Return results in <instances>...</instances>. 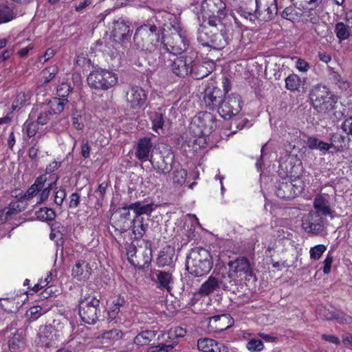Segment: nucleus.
<instances>
[{
  "label": "nucleus",
  "mask_w": 352,
  "mask_h": 352,
  "mask_svg": "<svg viewBox=\"0 0 352 352\" xmlns=\"http://www.w3.org/2000/svg\"><path fill=\"white\" fill-rule=\"evenodd\" d=\"M78 313L81 320L89 324H94L101 316L100 306H92V307H78Z\"/></svg>",
  "instance_id": "22"
},
{
  "label": "nucleus",
  "mask_w": 352,
  "mask_h": 352,
  "mask_svg": "<svg viewBox=\"0 0 352 352\" xmlns=\"http://www.w3.org/2000/svg\"><path fill=\"white\" fill-rule=\"evenodd\" d=\"M285 81V87L291 91H299V89L304 85L305 82L303 79L295 74L289 75Z\"/></svg>",
  "instance_id": "38"
},
{
  "label": "nucleus",
  "mask_w": 352,
  "mask_h": 352,
  "mask_svg": "<svg viewBox=\"0 0 352 352\" xmlns=\"http://www.w3.org/2000/svg\"><path fill=\"white\" fill-rule=\"evenodd\" d=\"M187 171L182 167H177L173 170L172 181L173 184L178 187L182 186L186 183Z\"/></svg>",
  "instance_id": "43"
},
{
  "label": "nucleus",
  "mask_w": 352,
  "mask_h": 352,
  "mask_svg": "<svg viewBox=\"0 0 352 352\" xmlns=\"http://www.w3.org/2000/svg\"><path fill=\"white\" fill-rule=\"evenodd\" d=\"M130 210L127 206L120 208L111 218V226L120 234L126 232L130 229L131 220Z\"/></svg>",
  "instance_id": "13"
},
{
  "label": "nucleus",
  "mask_w": 352,
  "mask_h": 352,
  "mask_svg": "<svg viewBox=\"0 0 352 352\" xmlns=\"http://www.w3.org/2000/svg\"><path fill=\"white\" fill-rule=\"evenodd\" d=\"M154 331H144L138 334L134 342L138 345H146L155 337Z\"/></svg>",
  "instance_id": "47"
},
{
  "label": "nucleus",
  "mask_w": 352,
  "mask_h": 352,
  "mask_svg": "<svg viewBox=\"0 0 352 352\" xmlns=\"http://www.w3.org/2000/svg\"><path fill=\"white\" fill-rule=\"evenodd\" d=\"M16 17L13 8L7 4H0V24L6 23Z\"/></svg>",
  "instance_id": "40"
},
{
  "label": "nucleus",
  "mask_w": 352,
  "mask_h": 352,
  "mask_svg": "<svg viewBox=\"0 0 352 352\" xmlns=\"http://www.w3.org/2000/svg\"><path fill=\"white\" fill-rule=\"evenodd\" d=\"M302 227L309 234L318 235L322 233L324 224L322 219L312 213H308L302 219Z\"/></svg>",
  "instance_id": "15"
},
{
  "label": "nucleus",
  "mask_w": 352,
  "mask_h": 352,
  "mask_svg": "<svg viewBox=\"0 0 352 352\" xmlns=\"http://www.w3.org/2000/svg\"><path fill=\"white\" fill-rule=\"evenodd\" d=\"M211 41L208 47H212L215 50H222L228 43V37L226 31L221 30L219 32H214L211 36Z\"/></svg>",
  "instance_id": "30"
},
{
  "label": "nucleus",
  "mask_w": 352,
  "mask_h": 352,
  "mask_svg": "<svg viewBox=\"0 0 352 352\" xmlns=\"http://www.w3.org/2000/svg\"><path fill=\"white\" fill-rule=\"evenodd\" d=\"M330 199L331 196L326 193H320L316 195L313 206L316 212L323 216L331 215L333 213V210Z\"/></svg>",
  "instance_id": "16"
},
{
  "label": "nucleus",
  "mask_w": 352,
  "mask_h": 352,
  "mask_svg": "<svg viewBox=\"0 0 352 352\" xmlns=\"http://www.w3.org/2000/svg\"><path fill=\"white\" fill-rule=\"evenodd\" d=\"M208 10L212 14H221L226 16V4L222 0H210L206 3Z\"/></svg>",
  "instance_id": "41"
},
{
  "label": "nucleus",
  "mask_w": 352,
  "mask_h": 352,
  "mask_svg": "<svg viewBox=\"0 0 352 352\" xmlns=\"http://www.w3.org/2000/svg\"><path fill=\"white\" fill-rule=\"evenodd\" d=\"M148 228V223L144 218L134 217L131 220L130 229L134 235L135 239H141L146 232Z\"/></svg>",
  "instance_id": "29"
},
{
  "label": "nucleus",
  "mask_w": 352,
  "mask_h": 352,
  "mask_svg": "<svg viewBox=\"0 0 352 352\" xmlns=\"http://www.w3.org/2000/svg\"><path fill=\"white\" fill-rule=\"evenodd\" d=\"M123 333L122 331L116 329H113L109 331L104 332L102 335L103 340H107L111 342H116L122 338Z\"/></svg>",
  "instance_id": "52"
},
{
  "label": "nucleus",
  "mask_w": 352,
  "mask_h": 352,
  "mask_svg": "<svg viewBox=\"0 0 352 352\" xmlns=\"http://www.w3.org/2000/svg\"><path fill=\"white\" fill-rule=\"evenodd\" d=\"M175 259V248L166 245L160 251L157 258V263L159 267L170 266Z\"/></svg>",
  "instance_id": "28"
},
{
  "label": "nucleus",
  "mask_w": 352,
  "mask_h": 352,
  "mask_svg": "<svg viewBox=\"0 0 352 352\" xmlns=\"http://www.w3.org/2000/svg\"><path fill=\"white\" fill-rule=\"evenodd\" d=\"M246 347L251 352H257L263 349V343L261 340L252 339L248 342Z\"/></svg>",
  "instance_id": "55"
},
{
  "label": "nucleus",
  "mask_w": 352,
  "mask_h": 352,
  "mask_svg": "<svg viewBox=\"0 0 352 352\" xmlns=\"http://www.w3.org/2000/svg\"><path fill=\"white\" fill-rule=\"evenodd\" d=\"M58 68L56 65H52L42 72L44 78V82L47 83L51 81L58 73Z\"/></svg>",
  "instance_id": "53"
},
{
  "label": "nucleus",
  "mask_w": 352,
  "mask_h": 352,
  "mask_svg": "<svg viewBox=\"0 0 352 352\" xmlns=\"http://www.w3.org/2000/svg\"><path fill=\"white\" fill-rule=\"evenodd\" d=\"M153 144L149 138H143L138 140L135 151V157L141 162H146L150 158Z\"/></svg>",
  "instance_id": "21"
},
{
  "label": "nucleus",
  "mask_w": 352,
  "mask_h": 352,
  "mask_svg": "<svg viewBox=\"0 0 352 352\" xmlns=\"http://www.w3.org/2000/svg\"><path fill=\"white\" fill-rule=\"evenodd\" d=\"M186 334V330L181 327L171 328L167 333L162 334L166 342L150 347L148 352H168L178 344L177 339L184 338Z\"/></svg>",
  "instance_id": "8"
},
{
  "label": "nucleus",
  "mask_w": 352,
  "mask_h": 352,
  "mask_svg": "<svg viewBox=\"0 0 352 352\" xmlns=\"http://www.w3.org/2000/svg\"><path fill=\"white\" fill-rule=\"evenodd\" d=\"M52 115V111L48 108L47 104H39L32 108L29 118L31 120L36 119L38 124L44 125L50 121Z\"/></svg>",
  "instance_id": "18"
},
{
  "label": "nucleus",
  "mask_w": 352,
  "mask_h": 352,
  "mask_svg": "<svg viewBox=\"0 0 352 352\" xmlns=\"http://www.w3.org/2000/svg\"><path fill=\"white\" fill-rule=\"evenodd\" d=\"M212 265L210 253L201 248L192 249L186 258V270L195 276L207 274Z\"/></svg>",
  "instance_id": "2"
},
{
  "label": "nucleus",
  "mask_w": 352,
  "mask_h": 352,
  "mask_svg": "<svg viewBox=\"0 0 352 352\" xmlns=\"http://www.w3.org/2000/svg\"><path fill=\"white\" fill-rule=\"evenodd\" d=\"M190 41L185 31L172 33L164 43L166 50L173 54H180L189 47Z\"/></svg>",
  "instance_id": "10"
},
{
  "label": "nucleus",
  "mask_w": 352,
  "mask_h": 352,
  "mask_svg": "<svg viewBox=\"0 0 352 352\" xmlns=\"http://www.w3.org/2000/svg\"><path fill=\"white\" fill-rule=\"evenodd\" d=\"M100 300L97 295L94 293L82 294L79 300L78 307H92V306H100Z\"/></svg>",
  "instance_id": "36"
},
{
  "label": "nucleus",
  "mask_w": 352,
  "mask_h": 352,
  "mask_svg": "<svg viewBox=\"0 0 352 352\" xmlns=\"http://www.w3.org/2000/svg\"><path fill=\"white\" fill-rule=\"evenodd\" d=\"M36 214L37 218L42 221H52L56 217L54 210L48 208H41Z\"/></svg>",
  "instance_id": "51"
},
{
  "label": "nucleus",
  "mask_w": 352,
  "mask_h": 352,
  "mask_svg": "<svg viewBox=\"0 0 352 352\" xmlns=\"http://www.w3.org/2000/svg\"><path fill=\"white\" fill-rule=\"evenodd\" d=\"M237 12L241 16L243 17L245 19L249 20L252 23H254L255 19H257L256 10L252 12L249 11L247 8L240 7Z\"/></svg>",
  "instance_id": "56"
},
{
  "label": "nucleus",
  "mask_w": 352,
  "mask_h": 352,
  "mask_svg": "<svg viewBox=\"0 0 352 352\" xmlns=\"http://www.w3.org/2000/svg\"><path fill=\"white\" fill-rule=\"evenodd\" d=\"M126 100L131 108L139 109L146 103L147 94L140 86H131L126 91Z\"/></svg>",
  "instance_id": "14"
},
{
  "label": "nucleus",
  "mask_w": 352,
  "mask_h": 352,
  "mask_svg": "<svg viewBox=\"0 0 352 352\" xmlns=\"http://www.w3.org/2000/svg\"><path fill=\"white\" fill-rule=\"evenodd\" d=\"M310 100L315 109L320 112L332 110L337 102L336 96L325 85H317L310 92Z\"/></svg>",
  "instance_id": "5"
},
{
  "label": "nucleus",
  "mask_w": 352,
  "mask_h": 352,
  "mask_svg": "<svg viewBox=\"0 0 352 352\" xmlns=\"http://www.w3.org/2000/svg\"><path fill=\"white\" fill-rule=\"evenodd\" d=\"M126 301L123 296L118 295L111 301L107 309V320L111 322L116 320L121 309L124 306Z\"/></svg>",
  "instance_id": "25"
},
{
  "label": "nucleus",
  "mask_w": 352,
  "mask_h": 352,
  "mask_svg": "<svg viewBox=\"0 0 352 352\" xmlns=\"http://www.w3.org/2000/svg\"><path fill=\"white\" fill-rule=\"evenodd\" d=\"M331 147L338 152H342L346 147V137L340 133H333L330 138Z\"/></svg>",
  "instance_id": "42"
},
{
  "label": "nucleus",
  "mask_w": 352,
  "mask_h": 352,
  "mask_svg": "<svg viewBox=\"0 0 352 352\" xmlns=\"http://www.w3.org/2000/svg\"><path fill=\"white\" fill-rule=\"evenodd\" d=\"M241 98L236 94L225 96L219 103L218 113L224 119H230L241 111Z\"/></svg>",
  "instance_id": "9"
},
{
  "label": "nucleus",
  "mask_w": 352,
  "mask_h": 352,
  "mask_svg": "<svg viewBox=\"0 0 352 352\" xmlns=\"http://www.w3.org/2000/svg\"><path fill=\"white\" fill-rule=\"evenodd\" d=\"M37 125L38 124L34 122V120H31L30 118L25 122L23 130L28 138L34 137L36 135L38 129Z\"/></svg>",
  "instance_id": "50"
},
{
  "label": "nucleus",
  "mask_w": 352,
  "mask_h": 352,
  "mask_svg": "<svg viewBox=\"0 0 352 352\" xmlns=\"http://www.w3.org/2000/svg\"><path fill=\"white\" fill-rule=\"evenodd\" d=\"M91 273V268L89 263L84 260L78 261L72 268V276L78 280L89 278Z\"/></svg>",
  "instance_id": "27"
},
{
  "label": "nucleus",
  "mask_w": 352,
  "mask_h": 352,
  "mask_svg": "<svg viewBox=\"0 0 352 352\" xmlns=\"http://www.w3.org/2000/svg\"><path fill=\"white\" fill-rule=\"evenodd\" d=\"M30 97L31 94L29 91H21L18 93L12 104V109L13 111L20 109L24 105L28 104Z\"/></svg>",
  "instance_id": "39"
},
{
  "label": "nucleus",
  "mask_w": 352,
  "mask_h": 352,
  "mask_svg": "<svg viewBox=\"0 0 352 352\" xmlns=\"http://www.w3.org/2000/svg\"><path fill=\"white\" fill-rule=\"evenodd\" d=\"M150 119L152 122V129L155 132L158 131V129H162L164 126V118L161 113L159 112H151L150 113Z\"/></svg>",
  "instance_id": "49"
},
{
  "label": "nucleus",
  "mask_w": 352,
  "mask_h": 352,
  "mask_svg": "<svg viewBox=\"0 0 352 352\" xmlns=\"http://www.w3.org/2000/svg\"><path fill=\"white\" fill-rule=\"evenodd\" d=\"M8 348L11 352H19L24 349L25 342L22 331H17L9 337Z\"/></svg>",
  "instance_id": "31"
},
{
  "label": "nucleus",
  "mask_w": 352,
  "mask_h": 352,
  "mask_svg": "<svg viewBox=\"0 0 352 352\" xmlns=\"http://www.w3.org/2000/svg\"><path fill=\"white\" fill-rule=\"evenodd\" d=\"M112 34L116 40L124 41L130 37V25L122 19L113 22Z\"/></svg>",
  "instance_id": "23"
},
{
  "label": "nucleus",
  "mask_w": 352,
  "mask_h": 352,
  "mask_svg": "<svg viewBox=\"0 0 352 352\" xmlns=\"http://www.w3.org/2000/svg\"><path fill=\"white\" fill-rule=\"evenodd\" d=\"M153 280L156 287L160 289H166L170 292V285L173 283V276L170 273L162 270H157L154 274Z\"/></svg>",
  "instance_id": "26"
},
{
  "label": "nucleus",
  "mask_w": 352,
  "mask_h": 352,
  "mask_svg": "<svg viewBox=\"0 0 352 352\" xmlns=\"http://www.w3.org/2000/svg\"><path fill=\"white\" fill-rule=\"evenodd\" d=\"M72 91V87L68 83H61L57 87V95L60 98H66Z\"/></svg>",
  "instance_id": "57"
},
{
  "label": "nucleus",
  "mask_w": 352,
  "mask_h": 352,
  "mask_svg": "<svg viewBox=\"0 0 352 352\" xmlns=\"http://www.w3.org/2000/svg\"><path fill=\"white\" fill-rule=\"evenodd\" d=\"M66 190L64 188H60L58 190H56L55 191L54 195V203L57 206H62L65 197H66Z\"/></svg>",
  "instance_id": "61"
},
{
  "label": "nucleus",
  "mask_w": 352,
  "mask_h": 352,
  "mask_svg": "<svg viewBox=\"0 0 352 352\" xmlns=\"http://www.w3.org/2000/svg\"><path fill=\"white\" fill-rule=\"evenodd\" d=\"M283 18L292 22L299 21L302 16V10L296 6L286 7L281 13Z\"/></svg>",
  "instance_id": "37"
},
{
  "label": "nucleus",
  "mask_w": 352,
  "mask_h": 352,
  "mask_svg": "<svg viewBox=\"0 0 352 352\" xmlns=\"http://www.w3.org/2000/svg\"><path fill=\"white\" fill-rule=\"evenodd\" d=\"M334 32L340 41L346 40L350 36L349 26L342 22H338L336 24Z\"/></svg>",
  "instance_id": "46"
},
{
  "label": "nucleus",
  "mask_w": 352,
  "mask_h": 352,
  "mask_svg": "<svg viewBox=\"0 0 352 352\" xmlns=\"http://www.w3.org/2000/svg\"><path fill=\"white\" fill-rule=\"evenodd\" d=\"M342 130L352 136V117L346 118L342 124Z\"/></svg>",
  "instance_id": "64"
},
{
  "label": "nucleus",
  "mask_w": 352,
  "mask_h": 352,
  "mask_svg": "<svg viewBox=\"0 0 352 352\" xmlns=\"http://www.w3.org/2000/svg\"><path fill=\"white\" fill-rule=\"evenodd\" d=\"M87 80L91 89L105 91L117 84L118 76L111 71L100 69L91 72Z\"/></svg>",
  "instance_id": "7"
},
{
  "label": "nucleus",
  "mask_w": 352,
  "mask_h": 352,
  "mask_svg": "<svg viewBox=\"0 0 352 352\" xmlns=\"http://www.w3.org/2000/svg\"><path fill=\"white\" fill-rule=\"evenodd\" d=\"M327 248L324 245H317L310 249V257L314 260H318L326 251Z\"/></svg>",
  "instance_id": "54"
},
{
  "label": "nucleus",
  "mask_w": 352,
  "mask_h": 352,
  "mask_svg": "<svg viewBox=\"0 0 352 352\" xmlns=\"http://www.w3.org/2000/svg\"><path fill=\"white\" fill-rule=\"evenodd\" d=\"M68 100L67 98H54L50 100L48 108L52 111V114L61 113Z\"/></svg>",
  "instance_id": "44"
},
{
  "label": "nucleus",
  "mask_w": 352,
  "mask_h": 352,
  "mask_svg": "<svg viewBox=\"0 0 352 352\" xmlns=\"http://www.w3.org/2000/svg\"><path fill=\"white\" fill-rule=\"evenodd\" d=\"M304 188L305 183L301 177H287L276 182L275 194L280 199H292L300 195Z\"/></svg>",
  "instance_id": "4"
},
{
  "label": "nucleus",
  "mask_w": 352,
  "mask_h": 352,
  "mask_svg": "<svg viewBox=\"0 0 352 352\" xmlns=\"http://www.w3.org/2000/svg\"><path fill=\"white\" fill-rule=\"evenodd\" d=\"M226 16H221V14L214 15V14L210 15L208 18V24L211 28H217L219 24H221L222 19Z\"/></svg>",
  "instance_id": "62"
},
{
  "label": "nucleus",
  "mask_w": 352,
  "mask_h": 352,
  "mask_svg": "<svg viewBox=\"0 0 352 352\" xmlns=\"http://www.w3.org/2000/svg\"><path fill=\"white\" fill-rule=\"evenodd\" d=\"M214 32L206 25L202 23L199 25L197 30V41L203 46H207L210 44L212 39L211 36Z\"/></svg>",
  "instance_id": "35"
},
{
  "label": "nucleus",
  "mask_w": 352,
  "mask_h": 352,
  "mask_svg": "<svg viewBox=\"0 0 352 352\" xmlns=\"http://www.w3.org/2000/svg\"><path fill=\"white\" fill-rule=\"evenodd\" d=\"M217 127V119L210 112H199L192 119L190 131L195 137L210 135Z\"/></svg>",
  "instance_id": "6"
},
{
  "label": "nucleus",
  "mask_w": 352,
  "mask_h": 352,
  "mask_svg": "<svg viewBox=\"0 0 352 352\" xmlns=\"http://www.w3.org/2000/svg\"><path fill=\"white\" fill-rule=\"evenodd\" d=\"M3 210H5V214L6 218L10 220L12 216L19 214L22 211V208L20 206L19 201H12L7 207L4 208Z\"/></svg>",
  "instance_id": "48"
},
{
  "label": "nucleus",
  "mask_w": 352,
  "mask_h": 352,
  "mask_svg": "<svg viewBox=\"0 0 352 352\" xmlns=\"http://www.w3.org/2000/svg\"><path fill=\"white\" fill-rule=\"evenodd\" d=\"M43 314V309L40 306H33L27 311V315L32 320H36Z\"/></svg>",
  "instance_id": "59"
},
{
  "label": "nucleus",
  "mask_w": 352,
  "mask_h": 352,
  "mask_svg": "<svg viewBox=\"0 0 352 352\" xmlns=\"http://www.w3.org/2000/svg\"><path fill=\"white\" fill-rule=\"evenodd\" d=\"M47 181V177L45 175L38 177L34 183L28 189L24 195V198L30 199L38 194L43 188L45 183Z\"/></svg>",
  "instance_id": "34"
},
{
  "label": "nucleus",
  "mask_w": 352,
  "mask_h": 352,
  "mask_svg": "<svg viewBox=\"0 0 352 352\" xmlns=\"http://www.w3.org/2000/svg\"><path fill=\"white\" fill-rule=\"evenodd\" d=\"M222 91L220 89L214 85L208 86L204 91V101L206 107L209 109H214L219 105L222 97Z\"/></svg>",
  "instance_id": "17"
},
{
  "label": "nucleus",
  "mask_w": 352,
  "mask_h": 352,
  "mask_svg": "<svg viewBox=\"0 0 352 352\" xmlns=\"http://www.w3.org/2000/svg\"><path fill=\"white\" fill-rule=\"evenodd\" d=\"M197 54L196 52L191 51L185 56H181L175 58L171 65L170 69L174 74L179 77H185L190 74H194V77L199 79L208 76L207 72L198 74L195 72L196 67V58Z\"/></svg>",
  "instance_id": "3"
},
{
  "label": "nucleus",
  "mask_w": 352,
  "mask_h": 352,
  "mask_svg": "<svg viewBox=\"0 0 352 352\" xmlns=\"http://www.w3.org/2000/svg\"><path fill=\"white\" fill-rule=\"evenodd\" d=\"M161 34L160 21L153 16L136 28L133 36L134 45L138 50L145 53H154L160 46Z\"/></svg>",
  "instance_id": "1"
},
{
  "label": "nucleus",
  "mask_w": 352,
  "mask_h": 352,
  "mask_svg": "<svg viewBox=\"0 0 352 352\" xmlns=\"http://www.w3.org/2000/svg\"><path fill=\"white\" fill-rule=\"evenodd\" d=\"M255 3L257 19L261 21H269L276 16L278 13L276 0H255Z\"/></svg>",
  "instance_id": "12"
},
{
  "label": "nucleus",
  "mask_w": 352,
  "mask_h": 352,
  "mask_svg": "<svg viewBox=\"0 0 352 352\" xmlns=\"http://www.w3.org/2000/svg\"><path fill=\"white\" fill-rule=\"evenodd\" d=\"M220 288L226 289L228 286L219 277L211 275L208 277L207 280L201 284L199 289V294L201 296H206Z\"/></svg>",
  "instance_id": "19"
},
{
  "label": "nucleus",
  "mask_w": 352,
  "mask_h": 352,
  "mask_svg": "<svg viewBox=\"0 0 352 352\" xmlns=\"http://www.w3.org/2000/svg\"><path fill=\"white\" fill-rule=\"evenodd\" d=\"M56 270H51L47 273L46 277L44 279H40V281L45 287H47L49 286L52 287L53 285L54 282L56 280Z\"/></svg>",
  "instance_id": "58"
},
{
  "label": "nucleus",
  "mask_w": 352,
  "mask_h": 352,
  "mask_svg": "<svg viewBox=\"0 0 352 352\" xmlns=\"http://www.w3.org/2000/svg\"><path fill=\"white\" fill-rule=\"evenodd\" d=\"M197 348L203 352H221L218 343L212 339L201 338L197 340Z\"/></svg>",
  "instance_id": "32"
},
{
  "label": "nucleus",
  "mask_w": 352,
  "mask_h": 352,
  "mask_svg": "<svg viewBox=\"0 0 352 352\" xmlns=\"http://www.w3.org/2000/svg\"><path fill=\"white\" fill-rule=\"evenodd\" d=\"M174 156L168 154L166 156L160 155L159 159H151L150 162L154 170L159 174H166L170 171L173 167Z\"/></svg>",
  "instance_id": "20"
},
{
  "label": "nucleus",
  "mask_w": 352,
  "mask_h": 352,
  "mask_svg": "<svg viewBox=\"0 0 352 352\" xmlns=\"http://www.w3.org/2000/svg\"><path fill=\"white\" fill-rule=\"evenodd\" d=\"M333 318L336 319L338 322L342 324H352V317L346 315L344 313H338L334 315Z\"/></svg>",
  "instance_id": "60"
},
{
  "label": "nucleus",
  "mask_w": 352,
  "mask_h": 352,
  "mask_svg": "<svg viewBox=\"0 0 352 352\" xmlns=\"http://www.w3.org/2000/svg\"><path fill=\"white\" fill-rule=\"evenodd\" d=\"M20 307V302L16 296L0 298V307L7 313L16 312Z\"/></svg>",
  "instance_id": "33"
},
{
  "label": "nucleus",
  "mask_w": 352,
  "mask_h": 352,
  "mask_svg": "<svg viewBox=\"0 0 352 352\" xmlns=\"http://www.w3.org/2000/svg\"><path fill=\"white\" fill-rule=\"evenodd\" d=\"M126 206L129 210L133 211L135 214V217L139 218H144L142 217L144 214L150 217L156 208L153 203L146 204L144 201H140Z\"/></svg>",
  "instance_id": "24"
},
{
  "label": "nucleus",
  "mask_w": 352,
  "mask_h": 352,
  "mask_svg": "<svg viewBox=\"0 0 352 352\" xmlns=\"http://www.w3.org/2000/svg\"><path fill=\"white\" fill-rule=\"evenodd\" d=\"M230 278H250L254 275L253 266L248 258L245 256L236 258L228 263Z\"/></svg>",
  "instance_id": "11"
},
{
  "label": "nucleus",
  "mask_w": 352,
  "mask_h": 352,
  "mask_svg": "<svg viewBox=\"0 0 352 352\" xmlns=\"http://www.w3.org/2000/svg\"><path fill=\"white\" fill-rule=\"evenodd\" d=\"M333 260V256L330 252H329L323 261L324 266L322 267V272L324 274H328L330 272Z\"/></svg>",
  "instance_id": "63"
},
{
  "label": "nucleus",
  "mask_w": 352,
  "mask_h": 352,
  "mask_svg": "<svg viewBox=\"0 0 352 352\" xmlns=\"http://www.w3.org/2000/svg\"><path fill=\"white\" fill-rule=\"evenodd\" d=\"M85 116L82 111L76 110L72 115V123L73 126L79 131H82L85 126Z\"/></svg>",
  "instance_id": "45"
}]
</instances>
